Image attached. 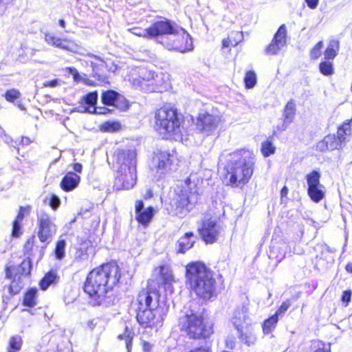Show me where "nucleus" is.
<instances>
[{"label": "nucleus", "mask_w": 352, "mask_h": 352, "mask_svg": "<svg viewBox=\"0 0 352 352\" xmlns=\"http://www.w3.org/2000/svg\"><path fill=\"white\" fill-rule=\"evenodd\" d=\"M174 157L168 152L159 151L155 153L152 162V170L155 173V177L160 179L169 175L175 168L173 162Z\"/></svg>", "instance_id": "12"}, {"label": "nucleus", "mask_w": 352, "mask_h": 352, "mask_svg": "<svg viewBox=\"0 0 352 352\" xmlns=\"http://www.w3.org/2000/svg\"><path fill=\"white\" fill-rule=\"evenodd\" d=\"M82 166L81 164L76 163L74 165V170L76 173H80L82 172Z\"/></svg>", "instance_id": "57"}, {"label": "nucleus", "mask_w": 352, "mask_h": 352, "mask_svg": "<svg viewBox=\"0 0 352 352\" xmlns=\"http://www.w3.org/2000/svg\"><path fill=\"white\" fill-rule=\"evenodd\" d=\"M118 166L115 187L118 190L132 188L136 183V152L134 150H118L116 152Z\"/></svg>", "instance_id": "4"}, {"label": "nucleus", "mask_w": 352, "mask_h": 352, "mask_svg": "<svg viewBox=\"0 0 352 352\" xmlns=\"http://www.w3.org/2000/svg\"><path fill=\"white\" fill-rule=\"evenodd\" d=\"M276 151V147L274 146L271 140H266L261 144V152L264 157H268L274 154Z\"/></svg>", "instance_id": "39"}, {"label": "nucleus", "mask_w": 352, "mask_h": 352, "mask_svg": "<svg viewBox=\"0 0 352 352\" xmlns=\"http://www.w3.org/2000/svg\"><path fill=\"white\" fill-rule=\"evenodd\" d=\"M94 58L101 62V65L103 66L104 65H105L108 71L111 72H115L116 70L117 69V66L116 65L112 64L111 66L108 67L107 64L104 60L100 59V58H98L97 56H94Z\"/></svg>", "instance_id": "52"}, {"label": "nucleus", "mask_w": 352, "mask_h": 352, "mask_svg": "<svg viewBox=\"0 0 352 352\" xmlns=\"http://www.w3.org/2000/svg\"><path fill=\"white\" fill-rule=\"evenodd\" d=\"M177 192L175 205V214L182 218L192 210L198 201L199 195L196 186L187 178Z\"/></svg>", "instance_id": "7"}, {"label": "nucleus", "mask_w": 352, "mask_h": 352, "mask_svg": "<svg viewBox=\"0 0 352 352\" xmlns=\"http://www.w3.org/2000/svg\"><path fill=\"white\" fill-rule=\"evenodd\" d=\"M352 134V129L350 123H344L340 126L337 131L336 138L340 140L342 145L345 143L346 137Z\"/></svg>", "instance_id": "30"}, {"label": "nucleus", "mask_w": 352, "mask_h": 352, "mask_svg": "<svg viewBox=\"0 0 352 352\" xmlns=\"http://www.w3.org/2000/svg\"><path fill=\"white\" fill-rule=\"evenodd\" d=\"M120 272L116 262L107 263L94 269L87 276L84 291L100 304L109 290L118 283Z\"/></svg>", "instance_id": "2"}, {"label": "nucleus", "mask_w": 352, "mask_h": 352, "mask_svg": "<svg viewBox=\"0 0 352 352\" xmlns=\"http://www.w3.org/2000/svg\"><path fill=\"white\" fill-rule=\"evenodd\" d=\"M342 146L340 140L336 138L334 134H329L324 138V139L318 142L316 145L317 150L324 152L327 151H333L339 149Z\"/></svg>", "instance_id": "19"}, {"label": "nucleus", "mask_w": 352, "mask_h": 352, "mask_svg": "<svg viewBox=\"0 0 352 352\" xmlns=\"http://www.w3.org/2000/svg\"><path fill=\"white\" fill-rule=\"evenodd\" d=\"M219 160L227 161L224 182L234 187H242L250 179L254 169L255 160L251 152L245 150L222 153Z\"/></svg>", "instance_id": "1"}, {"label": "nucleus", "mask_w": 352, "mask_h": 352, "mask_svg": "<svg viewBox=\"0 0 352 352\" xmlns=\"http://www.w3.org/2000/svg\"><path fill=\"white\" fill-rule=\"evenodd\" d=\"M345 270L348 273H352V263H348L345 267Z\"/></svg>", "instance_id": "61"}, {"label": "nucleus", "mask_w": 352, "mask_h": 352, "mask_svg": "<svg viewBox=\"0 0 352 352\" xmlns=\"http://www.w3.org/2000/svg\"><path fill=\"white\" fill-rule=\"evenodd\" d=\"M310 9H316L318 5L319 0H305Z\"/></svg>", "instance_id": "54"}, {"label": "nucleus", "mask_w": 352, "mask_h": 352, "mask_svg": "<svg viewBox=\"0 0 352 352\" xmlns=\"http://www.w3.org/2000/svg\"><path fill=\"white\" fill-rule=\"evenodd\" d=\"M80 180V177L78 174L69 172L62 179L60 186L65 191H71L78 186Z\"/></svg>", "instance_id": "21"}, {"label": "nucleus", "mask_w": 352, "mask_h": 352, "mask_svg": "<svg viewBox=\"0 0 352 352\" xmlns=\"http://www.w3.org/2000/svg\"><path fill=\"white\" fill-rule=\"evenodd\" d=\"M120 98L121 95L118 92L114 90H108L102 93L101 100L105 105L116 106Z\"/></svg>", "instance_id": "25"}, {"label": "nucleus", "mask_w": 352, "mask_h": 352, "mask_svg": "<svg viewBox=\"0 0 352 352\" xmlns=\"http://www.w3.org/2000/svg\"><path fill=\"white\" fill-rule=\"evenodd\" d=\"M20 96L21 93L15 89L8 90L5 94L6 100L10 102H13L16 99L19 98Z\"/></svg>", "instance_id": "45"}, {"label": "nucleus", "mask_w": 352, "mask_h": 352, "mask_svg": "<svg viewBox=\"0 0 352 352\" xmlns=\"http://www.w3.org/2000/svg\"><path fill=\"white\" fill-rule=\"evenodd\" d=\"M232 37H236L239 40H241L243 38L242 32H235L231 33L227 38L223 40L222 45L223 47H228L230 46L234 47L238 44V41H232Z\"/></svg>", "instance_id": "38"}, {"label": "nucleus", "mask_w": 352, "mask_h": 352, "mask_svg": "<svg viewBox=\"0 0 352 352\" xmlns=\"http://www.w3.org/2000/svg\"><path fill=\"white\" fill-rule=\"evenodd\" d=\"M45 41L47 44L51 45L52 46L63 50H71V47L69 45V41L63 40L61 38H57L50 33L45 34Z\"/></svg>", "instance_id": "24"}, {"label": "nucleus", "mask_w": 352, "mask_h": 352, "mask_svg": "<svg viewBox=\"0 0 352 352\" xmlns=\"http://www.w3.org/2000/svg\"><path fill=\"white\" fill-rule=\"evenodd\" d=\"M87 258V254L85 253H83L82 250H79L76 252V259H85Z\"/></svg>", "instance_id": "56"}, {"label": "nucleus", "mask_w": 352, "mask_h": 352, "mask_svg": "<svg viewBox=\"0 0 352 352\" xmlns=\"http://www.w3.org/2000/svg\"><path fill=\"white\" fill-rule=\"evenodd\" d=\"M151 344H150L148 342H144L143 343V350L144 352H149L151 349Z\"/></svg>", "instance_id": "58"}, {"label": "nucleus", "mask_w": 352, "mask_h": 352, "mask_svg": "<svg viewBox=\"0 0 352 352\" xmlns=\"http://www.w3.org/2000/svg\"><path fill=\"white\" fill-rule=\"evenodd\" d=\"M352 296V292L350 289L346 290L343 292L342 295V302L344 305L345 307H347L351 302Z\"/></svg>", "instance_id": "48"}, {"label": "nucleus", "mask_w": 352, "mask_h": 352, "mask_svg": "<svg viewBox=\"0 0 352 352\" xmlns=\"http://www.w3.org/2000/svg\"><path fill=\"white\" fill-rule=\"evenodd\" d=\"M83 101L85 106H82V112H88L90 113H102L98 111L96 104L98 101V92L96 91L90 92L83 97Z\"/></svg>", "instance_id": "20"}, {"label": "nucleus", "mask_w": 352, "mask_h": 352, "mask_svg": "<svg viewBox=\"0 0 352 352\" xmlns=\"http://www.w3.org/2000/svg\"><path fill=\"white\" fill-rule=\"evenodd\" d=\"M36 289L32 288L29 289L25 294L23 304L25 306L32 307L36 305Z\"/></svg>", "instance_id": "35"}, {"label": "nucleus", "mask_w": 352, "mask_h": 352, "mask_svg": "<svg viewBox=\"0 0 352 352\" xmlns=\"http://www.w3.org/2000/svg\"><path fill=\"white\" fill-rule=\"evenodd\" d=\"M288 192H289L288 188L286 186H284L280 191L281 197H286L288 194Z\"/></svg>", "instance_id": "60"}, {"label": "nucleus", "mask_w": 352, "mask_h": 352, "mask_svg": "<svg viewBox=\"0 0 352 352\" xmlns=\"http://www.w3.org/2000/svg\"><path fill=\"white\" fill-rule=\"evenodd\" d=\"M144 210V203L142 201L138 200L135 203V215L140 213L142 210Z\"/></svg>", "instance_id": "53"}, {"label": "nucleus", "mask_w": 352, "mask_h": 352, "mask_svg": "<svg viewBox=\"0 0 352 352\" xmlns=\"http://www.w3.org/2000/svg\"><path fill=\"white\" fill-rule=\"evenodd\" d=\"M23 340L19 336H13L10 339V349L14 351H19L21 349Z\"/></svg>", "instance_id": "43"}, {"label": "nucleus", "mask_w": 352, "mask_h": 352, "mask_svg": "<svg viewBox=\"0 0 352 352\" xmlns=\"http://www.w3.org/2000/svg\"><path fill=\"white\" fill-rule=\"evenodd\" d=\"M226 346L230 349V350H232V349H234L235 346H236V339L235 338L231 336V337H228L226 339Z\"/></svg>", "instance_id": "51"}, {"label": "nucleus", "mask_w": 352, "mask_h": 352, "mask_svg": "<svg viewBox=\"0 0 352 352\" xmlns=\"http://www.w3.org/2000/svg\"><path fill=\"white\" fill-rule=\"evenodd\" d=\"M295 104L293 101H289L286 106H285V112H284V116H285V120H284V122L285 123H290L294 117V115H295Z\"/></svg>", "instance_id": "36"}, {"label": "nucleus", "mask_w": 352, "mask_h": 352, "mask_svg": "<svg viewBox=\"0 0 352 352\" xmlns=\"http://www.w3.org/2000/svg\"><path fill=\"white\" fill-rule=\"evenodd\" d=\"M58 85V79H54L52 80L46 81L43 83V85L45 87H55Z\"/></svg>", "instance_id": "55"}, {"label": "nucleus", "mask_w": 352, "mask_h": 352, "mask_svg": "<svg viewBox=\"0 0 352 352\" xmlns=\"http://www.w3.org/2000/svg\"><path fill=\"white\" fill-rule=\"evenodd\" d=\"M151 197H152V192L149 190L145 195V198H149Z\"/></svg>", "instance_id": "64"}, {"label": "nucleus", "mask_w": 352, "mask_h": 352, "mask_svg": "<svg viewBox=\"0 0 352 352\" xmlns=\"http://www.w3.org/2000/svg\"><path fill=\"white\" fill-rule=\"evenodd\" d=\"M30 142V140L28 138H22L21 144H28Z\"/></svg>", "instance_id": "62"}, {"label": "nucleus", "mask_w": 352, "mask_h": 352, "mask_svg": "<svg viewBox=\"0 0 352 352\" xmlns=\"http://www.w3.org/2000/svg\"><path fill=\"white\" fill-rule=\"evenodd\" d=\"M178 26L175 22L166 19L157 21L149 27L150 38L157 37L160 41H164Z\"/></svg>", "instance_id": "13"}, {"label": "nucleus", "mask_w": 352, "mask_h": 352, "mask_svg": "<svg viewBox=\"0 0 352 352\" xmlns=\"http://www.w3.org/2000/svg\"><path fill=\"white\" fill-rule=\"evenodd\" d=\"M189 352H210V351L208 349L200 347V348H197V349H192Z\"/></svg>", "instance_id": "59"}, {"label": "nucleus", "mask_w": 352, "mask_h": 352, "mask_svg": "<svg viewBox=\"0 0 352 352\" xmlns=\"http://www.w3.org/2000/svg\"><path fill=\"white\" fill-rule=\"evenodd\" d=\"M159 292L151 288L148 283L147 289L142 290L137 298L138 307L136 318L139 324L144 327L154 324L155 310L158 306Z\"/></svg>", "instance_id": "5"}, {"label": "nucleus", "mask_w": 352, "mask_h": 352, "mask_svg": "<svg viewBox=\"0 0 352 352\" xmlns=\"http://www.w3.org/2000/svg\"><path fill=\"white\" fill-rule=\"evenodd\" d=\"M237 331L239 333V338L245 345L250 346L256 343L257 338L253 330L247 329V331H243V329H241V331Z\"/></svg>", "instance_id": "27"}, {"label": "nucleus", "mask_w": 352, "mask_h": 352, "mask_svg": "<svg viewBox=\"0 0 352 352\" xmlns=\"http://www.w3.org/2000/svg\"><path fill=\"white\" fill-rule=\"evenodd\" d=\"M323 47V42L319 41L311 50V58L313 59L318 58L321 55V50Z\"/></svg>", "instance_id": "46"}, {"label": "nucleus", "mask_w": 352, "mask_h": 352, "mask_svg": "<svg viewBox=\"0 0 352 352\" xmlns=\"http://www.w3.org/2000/svg\"><path fill=\"white\" fill-rule=\"evenodd\" d=\"M179 324L182 330L184 331L190 338H206L210 334V331L205 327L202 317L192 310L179 317Z\"/></svg>", "instance_id": "8"}, {"label": "nucleus", "mask_w": 352, "mask_h": 352, "mask_svg": "<svg viewBox=\"0 0 352 352\" xmlns=\"http://www.w3.org/2000/svg\"><path fill=\"white\" fill-rule=\"evenodd\" d=\"M219 122V118L209 113L201 114L197 121V128L202 132L209 135L213 133Z\"/></svg>", "instance_id": "17"}, {"label": "nucleus", "mask_w": 352, "mask_h": 352, "mask_svg": "<svg viewBox=\"0 0 352 352\" xmlns=\"http://www.w3.org/2000/svg\"><path fill=\"white\" fill-rule=\"evenodd\" d=\"M278 321V318L275 314L265 320L262 326L263 333H270L276 328Z\"/></svg>", "instance_id": "32"}, {"label": "nucleus", "mask_w": 352, "mask_h": 352, "mask_svg": "<svg viewBox=\"0 0 352 352\" xmlns=\"http://www.w3.org/2000/svg\"><path fill=\"white\" fill-rule=\"evenodd\" d=\"M339 50V42L337 40H331L324 52V58L333 60L338 54Z\"/></svg>", "instance_id": "29"}, {"label": "nucleus", "mask_w": 352, "mask_h": 352, "mask_svg": "<svg viewBox=\"0 0 352 352\" xmlns=\"http://www.w3.org/2000/svg\"><path fill=\"white\" fill-rule=\"evenodd\" d=\"M324 189L325 188L323 185H320V186L307 188V194L313 201L318 203L324 197Z\"/></svg>", "instance_id": "28"}, {"label": "nucleus", "mask_w": 352, "mask_h": 352, "mask_svg": "<svg viewBox=\"0 0 352 352\" xmlns=\"http://www.w3.org/2000/svg\"><path fill=\"white\" fill-rule=\"evenodd\" d=\"M186 283L200 298L208 300L216 296V280L204 263H192L186 267Z\"/></svg>", "instance_id": "3"}, {"label": "nucleus", "mask_w": 352, "mask_h": 352, "mask_svg": "<svg viewBox=\"0 0 352 352\" xmlns=\"http://www.w3.org/2000/svg\"><path fill=\"white\" fill-rule=\"evenodd\" d=\"M155 129L163 138L181 134V121L175 109L162 107L155 113Z\"/></svg>", "instance_id": "6"}, {"label": "nucleus", "mask_w": 352, "mask_h": 352, "mask_svg": "<svg viewBox=\"0 0 352 352\" xmlns=\"http://www.w3.org/2000/svg\"><path fill=\"white\" fill-rule=\"evenodd\" d=\"M160 278L162 280V283L167 287H169L171 283L174 281L172 272L166 266H162L160 267Z\"/></svg>", "instance_id": "31"}, {"label": "nucleus", "mask_w": 352, "mask_h": 352, "mask_svg": "<svg viewBox=\"0 0 352 352\" xmlns=\"http://www.w3.org/2000/svg\"><path fill=\"white\" fill-rule=\"evenodd\" d=\"M244 82L246 88H253L256 83V75L255 72L254 71L247 72L244 78Z\"/></svg>", "instance_id": "41"}, {"label": "nucleus", "mask_w": 352, "mask_h": 352, "mask_svg": "<svg viewBox=\"0 0 352 352\" xmlns=\"http://www.w3.org/2000/svg\"><path fill=\"white\" fill-rule=\"evenodd\" d=\"M32 269L31 261L28 258L23 261V262L17 267L11 266L6 268V277L11 278H13L12 283L8 287V291L11 296L16 295L19 293L23 287V283L21 280L22 276H26L30 274Z\"/></svg>", "instance_id": "10"}, {"label": "nucleus", "mask_w": 352, "mask_h": 352, "mask_svg": "<svg viewBox=\"0 0 352 352\" xmlns=\"http://www.w3.org/2000/svg\"><path fill=\"white\" fill-rule=\"evenodd\" d=\"M154 214V208L152 206H149L137 214L135 219L142 225H147L152 220Z\"/></svg>", "instance_id": "26"}, {"label": "nucleus", "mask_w": 352, "mask_h": 352, "mask_svg": "<svg viewBox=\"0 0 352 352\" xmlns=\"http://www.w3.org/2000/svg\"><path fill=\"white\" fill-rule=\"evenodd\" d=\"M66 247V241L64 239H59L56 244L55 256L58 260H61L65 257V250Z\"/></svg>", "instance_id": "40"}, {"label": "nucleus", "mask_w": 352, "mask_h": 352, "mask_svg": "<svg viewBox=\"0 0 352 352\" xmlns=\"http://www.w3.org/2000/svg\"><path fill=\"white\" fill-rule=\"evenodd\" d=\"M129 31L133 34L138 36L150 37L149 28L146 29H142L141 28L135 27L129 29Z\"/></svg>", "instance_id": "44"}, {"label": "nucleus", "mask_w": 352, "mask_h": 352, "mask_svg": "<svg viewBox=\"0 0 352 352\" xmlns=\"http://www.w3.org/2000/svg\"><path fill=\"white\" fill-rule=\"evenodd\" d=\"M56 218L41 210L37 213V236L41 243L49 244L57 232Z\"/></svg>", "instance_id": "11"}, {"label": "nucleus", "mask_w": 352, "mask_h": 352, "mask_svg": "<svg viewBox=\"0 0 352 352\" xmlns=\"http://www.w3.org/2000/svg\"><path fill=\"white\" fill-rule=\"evenodd\" d=\"M287 43V28L285 24L281 25L274 34V36L265 49L267 55H276L279 53Z\"/></svg>", "instance_id": "15"}, {"label": "nucleus", "mask_w": 352, "mask_h": 352, "mask_svg": "<svg viewBox=\"0 0 352 352\" xmlns=\"http://www.w3.org/2000/svg\"><path fill=\"white\" fill-rule=\"evenodd\" d=\"M249 320L248 308L244 305L235 309L231 318V322L237 331H241L243 324H248Z\"/></svg>", "instance_id": "18"}, {"label": "nucleus", "mask_w": 352, "mask_h": 352, "mask_svg": "<svg viewBox=\"0 0 352 352\" xmlns=\"http://www.w3.org/2000/svg\"><path fill=\"white\" fill-rule=\"evenodd\" d=\"M320 72L325 75L329 76L333 74V63L329 61H322L319 65Z\"/></svg>", "instance_id": "42"}, {"label": "nucleus", "mask_w": 352, "mask_h": 352, "mask_svg": "<svg viewBox=\"0 0 352 352\" xmlns=\"http://www.w3.org/2000/svg\"><path fill=\"white\" fill-rule=\"evenodd\" d=\"M221 230V226L216 221L207 220L203 223L202 228L199 231L206 243H213L217 240Z\"/></svg>", "instance_id": "16"}, {"label": "nucleus", "mask_w": 352, "mask_h": 352, "mask_svg": "<svg viewBox=\"0 0 352 352\" xmlns=\"http://www.w3.org/2000/svg\"><path fill=\"white\" fill-rule=\"evenodd\" d=\"M195 241L194 239V234L192 232H186L177 241L178 253H185L187 250L191 248Z\"/></svg>", "instance_id": "23"}, {"label": "nucleus", "mask_w": 352, "mask_h": 352, "mask_svg": "<svg viewBox=\"0 0 352 352\" xmlns=\"http://www.w3.org/2000/svg\"><path fill=\"white\" fill-rule=\"evenodd\" d=\"M120 124L118 122H108L105 127V130L108 131H116L120 129Z\"/></svg>", "instance_id": "50"}, {"label": "nucleus", "mask_w": 352, "mask_h": 352, "mask_svg": "<svg viewBox=\"0 0 352 352\" xmlns=\"http://www.w3.org/2000/svg\"><path fill=\"white\" fill-rule=\"evenodd\" d=\"M167 50L182 53L192 50L193 45L190 36L186 30L178 26L164 41H159Z\"/></svg>", "instance_id": "9"}, {"label": "nucleus", "mask_w": 352, "mask_h": 352, "mask_svg": "<svg viewBox=\"0 0 352 352\" xmlns=\"http://www.w3.org/2000/svg\"><path fill=\"white\" fill-rule=\"evenodd\" d=\"M133 335L134 333L126 327L124 333L118 336V339L124 341L127 352H131V351Z\"/></svg>", "instance_id": "34"}, {"label": "nucleus", "mask_w": 352, "mask_h": 352, "mask_svg": "<svg viewBox=\"0 0 352 352\" xmlns=\"http://www.w3.org/2000/svg\"><path fill=\"white\" fill-rule=\"evenodd\" d=\"M320 173L317 170H312L306 176L308 188L320 186Z\"/></svg>", "instance_id": "33"}, {"label": "nucleus", "mask_w": 352, "mask_h": 352, "mask_svg": "<svg viewBox=\"0 0 352 352\" xmlns=\"http://www.w3.org/2000/svg\"><path fill=\"white\" fill-rule=\"evenodd\" d=\"M140 74L144 76H140L138 78L135 79L134 81L137 82L141 89L146 91H160L158 86L162 78L159 75L155 76L153 72H146L144 69L141 71Z\"/></svg>", "instance_id": "14"}, {"label": "nucleus", "mask_w": 352, "mask_h": 352, "mask_svg": "<svg viewBox=\"0 0 352 352\" xmlns=\"http://www.w3.org/2000/svg\"><path fill=\"white\" fill-rule=\"evenodd\" d=\"M56 278V274L54 272H50L45 274L40 282L41 289L45 290L52 284Z\"/></svg>", "instance_id": "37"}, {"label": "nucleus", "mask_w": 352, "mask_h": 352, "mask_svg": "<svg viewBox=\"0 0 352 352\" xmlns=\"http://www.w3.org/2000/svg\"><path fill=\"white\" fill-rule=\"evenodd\" d=\"M60 199L56 195H52L50 199V206L53 210H56L59 207Z\"/></svg>", "instance_id": "49"}, {"label": "nucleus", "mask_w": 352, "mask_h": 352, "mask_svg": "<svg viewBox=\"0 0 352 352\" xmlns=\"http://www.w3.org/2000/svg\"><path fill=\"white\" fill-rule=\"evenodd\" d=\"M291 302L289 300L283 302L278 309L274 314L278 318L279 316H283L284 314L287 311V309L290 307Z\"/></svg>", "instance_id": "47"}, {"label": "nucleus", "mask_w": 352, "mask_h": 352, "mask_svg": "<svg viewBox=\"0 0 352 352\" xmlns=\"http://www.w3.org/2000/svg\"><path fill=\"white\" fill-rule=\"evenodd\" d=\"M26 212H29V208L20 206L17 216L12 223V235L14 237H18L22 234V222Z\"/></svg>", "instance_id": "22"}, {"label": "nucleus", "mask_w": 352, "mask_h": 352, "mask_svg": "<svg viewBox=\"0 0 352 352\" xmlns=\"http://www.w3.org/2000/svg\"><path fill=\"white\" fill-rule=\"evenodd\" d=\"M59 25L62 27V28H65V22L63 19H60L59 20Z\"/></svg>", "instance_id": "63"}]
</instances>
